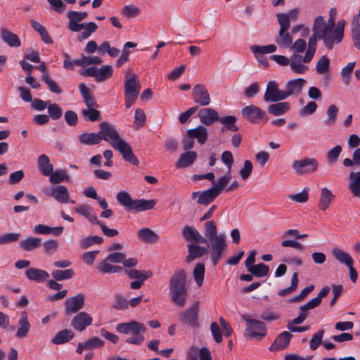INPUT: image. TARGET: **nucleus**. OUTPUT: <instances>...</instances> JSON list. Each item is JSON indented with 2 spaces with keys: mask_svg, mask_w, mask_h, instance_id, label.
I'll return each instance as SVG.
<instances>
[{
  "mask_svg": "<svg viewBox=\"0 0 360 360\" xmlns=\"http://www.w3.org/2000/svg\"><path fill=\"white\" fill-rule=\"evenodd\" d=\"M205 268L202 263H198L193 269V276L198 287H200L204 281Z\"/></svg>",
  "mask_w": 360,
  "mask_h": 360,
  "instance_id": "nucleus-53",
  "label": "nucleus"
},
{
  "mask_svg": "<svg viewBox=\"0 0 360 360\" xmlns=\"http://www.w3.org/2000/svg\"><path fill=\"white\" fill-rule=\"evenodd\" d=\"M231 173L230 172H228V174L221 176L217 183H215L214 181H212V184H213V187H212L214 191L215 192L219 195L222 191L225 188V187L227 186V184H229V182L231 180Z\"/></svg>",
  "mask_w": 360,
  "mask_h": 360,
  "instance_id": "nucleus-54",
  "label": "nucleus"
},
{
  "mask_svg": "<svg viewBox=\"0 0 360 360\" xmlns=\"http://www.w3.org/2000/svg\"><path fill=\"white\" fill-rule=\"evenodd\" d=\"M25 276L28 280L39 283L45 282L50 277L46 271L34 267L28 268L25 271Z\"/></svg>",
  "mask_w": 360,
  "mask_h": 360,
  "instance_id": "nucleus-23",
  "label": "nucleus"
},
{
  "mask_svg": "<svg viewBox=\"0 0 360 360\" xmlns=\"http://www.w3.org/2000/svg\"><path fill=\"white\" fill-rule=\"evenodd\" d=\"M312 60L311 58H309V59H305V55L302 56L298 54H293L290 58V67L291 70L297 74H304L305 73L309 68L308 66L304 65L303 63H308L311 62Z\"/></svg>",
  "mask_w": 360,
  "mask_h": 360,
  "instance_id": "nucleus-18",
  "label": "nucleus"
},
{
  "mask_svg": "<svg viewBox=\"0 0 360 360\" xmlns=\"http://www.w3.org/2000/svg\"><path fill=\"white\" fill-rule=\"evenodd\" d=\"M37 167L40 172L45 176L50 175L53 171V166L46 155H40L37 160Z\"/></svg>",
  "mask_w": 360,
  "mask_h": 360,
  "instance_id": "nucleus-30",
  "label": "nucleus"
},
{
  "mask_svg": "<svg viewBox=\"0 0 360 360\" xmlns=\"http://www.w3.org/2000/svg\"><path fill=\"white\" fill-rule=\"evenodd\" d=\"M217 229L214 222L207 221L205 223V238L207 240L218 236Z\"/></svg>",
  "mask_w": 360,
  "mask_h": 360,
  "instance_id": "nucleus-59",
  "label": "nucleus"
},
{
  "mask_svg": "<svg viewBox=\"0 0 360 360\" xmlns=\"http://www.w3.org/2000/svg\"><path fill=\"white\" fill-rule=\"evenodd\" d=\"M48 176H49V181L52 184H58L65 181L69 180V176L66 170L64 169H58L55 172L53 171Z\"/></svg>",
  "mask_w": 360,
  "mask_h": 360,
  "instance_id": "nucleus-48",
  "label": "nucleus"
},
{
  "mask_svg": "<svg viewBox=\"0 0 360 360\" xmlns=\"http://www.w3.org/2000/svg\"><path fill=\"white\" fill-rule=\"evenodd\" d=\"M75 210L78 214L87 219L91 224H99V220L98 219L97 216L91 212V208L87 205H78Z\"/></svg>",
  "mask_w": 360,
  "mask_h": 360,
  "instance_id": "nucleus-40",
  "label": "nucleus"
},
{
  "mask_svg": "<svg viewBox=\"0 0 360 360\" xmlns=\"http://www.w3.org/2000/svg\"><path fill=\"white\" fill-rule=\"evenodd\" d=\"M197 158V153L194 151H186L181 154L176 163L178 168H185L191 165Z\"/></svg>",
  "mask_w": 360,
  "mask_h": 360,
  "instance_id": "nucleus-33",
  "label": "nucleus"
},
{
  "mask_svg": "<svg viewBox=\"0 0 360 360\" xmlns=\"http://www.w3.org/2000/svg\"><path fill=\"white\" fill-rule=\"evenodd\" d=\"M188 360H212L208 348L192 347L188 352Z\"/></svg>",
  "mask_w": 360,
  "mask_h": 360,
  "instance_id": "nucleus-28",
  "label": "nucleus"
},
{
  "mask_svg": "<svg viewBox=\"0 0 360 360\" xmlns=\"http://www.w3.org/2000/svg\"><path fill=\"white\" fill-rule=\"evenodd\" d=\"M140 89L141 84L136 75L129 68L125 72L124 96L138 98Z\"/></svg>",
  "mask_w": 360,
  "mask_h": 360,
  "instance_id": "nucleus-9",
  "label": "nucleus"
},
{
  "mask_svg": "<svg viewBox=\"0 0 360 360\" xmlns=\"http://www.w3.org/2000/svg\"><path fill=\"white\" fill-rule=\"evenodd\" d=\"M198 117L200 122L206 126H210L214 122L219 121L220 119L217 111L210 108L200 109L198 112Z\"/></svg>",
  "mask_w": 360,
  "mask_h": 360,
  "instance_id": "nucleus-22",
  "label": "nucleus"
},
{
  "mask_svg": "<svg viewBox=\"0 0 360 360\" xmlns=\"http://www.w3.org/2000/svg\"><path fill=\"white\" fill-rule=\"evenodd\" d=\"M79 89L87 108H98V104L91 94L90 89L84 84H80L79 85Z\"/></svg>",
  "mask_w": 360,
  "mask_h": 360,
  "instance_id": "nucleus-35",
  "label": "nucleus"
},
{
  "mask_svg": "<svg viewBox=\"0 0 360 360\" xmlns=\"http://www.w3.org/2000/svg\"><path fill=\"white\" fill-rule=\"evenodd\" d=\"M332 254L340 263L345 265L346 266L354 264V259L350 255L338 248H333Z\"/></svg>",
  "mask_w": 360,
  "mask_h": 360,
  "instance_id": "nucleus-37",
  "label": "nucleus"
},
{
  "mask_svg": "<svg viewBox=\"0 0 360 360\" xmlns=\"http://www.w3.org/2000/svg\"><path fill=\"white\" fill-rule=\"evenodd\" d=\"M169 292L172 302L179 307H183L186 302L188 288L186 285V273L184 269L175 271L169 279Z\"/></svg>",
  "mask_w": 360,
  "mask_h": 360,
  "instance_id": "nucleus-4",
  "label": "nucleus"
},
{
  "mask_svg": "<svg viewBox=\"0 0 360 360\" xmlns=\"http://www.w3.org/2000/svg\"><path fill=\"white\" fill-rule=\"evenodd\" d=\"M341 153H342V147L340 145L336 146L333 147V148L330 149L327 152V155H326L328 162L330 164H334V163L337 162Z\"/></svg>",
  "mask_w": 360,
  "mask_h": 360,
  "instance_id": "nucleus-63",
  "label": "nucleus"
},
{
  "mask_svg": "<svg viewBox=\"0 0 360 360\" xmlns=\"http://www.w3.org/2000/svg\"><path fill=\"white\" fill-rule=\"evenodd\" d=\"M334 198L335 195L328 188L326 187L322 188L319 203V209L323 211L327 210Z\"/></svg>",
  "mask_w": 360,
  "mask_h": 360,
  "instance_id": "nucleus-32",
  "label": "nucleus"
},
{
  "mask_svg": "<svg viewBox=\"0 0 360 360\" xmlns=\"http://www.w3.org/2000/svg\"><path fill=\"white\" fill-rule=\"evenodd\" d=\"M1 38L4 42L7 44L11 47H20L21 42L16 34L13 33L5 27L0 29Z\"/></svg>",
  "mask_w": 360,
  "mask_h": 360,
  "instance_id": "nucleus-26",
  "label": "nucleus"
},
{
  "mask_svg": "<svg viewBox=\"0 0 360 360\" xmlns=\"http://www.w3.org/2000/svg\"><path fill=\"white\" fill-rule=\"evenodd\" d=\"M42 80L46 84L50 91L56 94H60L63 92L60 86L50 77L49 75H42Z\"/></svg>",
  "mask_w": 360,
  "mask_h": 360,
  "instance_id": "nucleus-60",
  "label": "nucleus"
},
{
  "mask_svg": "<svg viewBox=\"0 0 360 360\" xmlns=\"http://www.w3.org/2000/svg\"><path fill=\"white\" fill-rule=\"evenodd\" d=\"M306 84L307 81L302 78L288 81L285 84V98H288L291 96H297L301 93Z\"/></svg>",
  "mask_w": 360,
  "mask_h": 360,
  "instance_id": "nucleus-20",
  "label": "nucleus"
},
{
  "mask_svg": "<svg viewBox=\"0 0 360 360\" xmlns=\"http://www.w3.org/2000/svg\"><path fill=\"white\" fill-rule=\"evenodd\" d=\"M85 303V297L83 294L79 293L70 297L65 301V309L66 314H75L82 309Z\"/></svg>",
  "mask_w": 360,
  "mask_h": 360,
  "instance_id": "nucleus-17",
  "label": "nucleus"
},
{
  "mask_svg": "<svg viewBox=\"0 0 360 360\" xmlns=\"http://www.w3.org/2000/svg\"><path fill=\"white\" fill-rule=\"evenodd\" d=\"M339 109L335 105H330L326 110L327 118L324 123L327 126H333L335 124L338 119Z\"/></svg>",
  "mask_w": 360,
  "mask_h": 360,
  "instance_id": "nucleus-49",
  "label": "nucleus"
},
{
  "mask_svg": "<svg viewBox=\"0 0 360 360\" xmlns=\"http://www.w3.org/2000/svg\"><path fill=\"white\" fill-rule=\"evenodd\" d=\"M299 15V10L293 8L290 10L287 13H280L276 14V18L278 23H281V20L288 21L289 27H290V20L297 21Z\"/></svg>",
  "mask_w": 360,
  "mask_h": 360,
  "instance_id": "nucleus-51",
  "label": "nucleus"
},
{
  "mask_svg": "<svg viewBox=\"0 0 360 360\" xmlns=\"http://www.w3.org/2000/svg\"><path fill=\"white\" fill-rule=\"evenodd\" d=\"M264 99L266 102L271 103L283 101L286 99L285 90L279 89V84L277 82L274 80L269 81L266 85Z\"/></svg>",
  "mask_w": 360,
  "mask_h": 360,
  "instance_id": "nucleus-10",
  "label": "nucleus"
},
{
  "mask_svg": "<svg viewBox=\"0 0 360 360\" xmlns=\"http://www.w3.org/2000/svg\"><path fill=\"white\" fill-rule=\"evenodd\" d=\"M112 67L111 65H104L101 68L90 67L81 72L83 76L94 77L97 82H103L110 78L112 75Z\"/></svg>",
  "mask_w": 360,
  "mask_h": 360,
  "instance_id": "nucleus-11",
  "label": "nucleus"
},
{
  "mask_svg": "<svg viewBox=\"0 0 360 360\" xmlns=\"http://www.w3.org/2000/svg\"><path fill=\"white\" fill-rule=\"evenodd\" d=\"M221 123L224 124V126L222 127L221 131H224L226 129L233 132H236L238 130V127L236 126V118L232 115H228L221 117L219 119Z\"/></svg>",
  "mask_w": 360,
  "mask_h": 360,
  "instance_id": "nucleus-46",
  "label": "nucleus"
},
{
  "mask_svg": "<svg viewBox=\"0 0 360 360\" xmlns=\"http://www.w3.org/2000/svg\"><path fill=\"white\" fill-rule=\"evenodd\" d=\"M348 189L354 197L360 198V172H351L348 176Z\"/></svg>",
  "mask_w": 360,
  "mask_h": 360,
  "instance_id": "nucleus-25",
  "label": "nucleus"
},
{
  "mask_svg": "<svg viewBox=\"0 0 360 360\" xmlns=\"http://www.w3.org/2000/svg\"><path fill=\"white\" fill-rule=\"evenodd\" d=\"M79 141L85 145H96L101 141V136L98 132L95 133H84L78 137Z\"/></svg>",
  "mask_w": 360,
  "mask_h": 360,
  "instance_id": "nucleus-41",
  "label": "nucleus"
},
{
  "mask_svg": "<svg viewBox=\"0 0 360 360\" xmlns=\"http://www.w3.org/2000/svg\"><path fill=\"white\" fill-rule=\"evenodd\" d=\"M63 68L68 70H74L75 66L83 67L82 57L78 59L72 60L71 56L68 53H63Z\"/></svg>",
  "mask_w": 360,
  "mask_h": 360,
  "instance_id": "nucleus-52",
  "label": "nucleus"
},
{
  "mask_svg": "<svg viewBox=\"0 0 360 360\" xmlns=\"http://www.w3.org/2000/svg\"><path fill=\"white\" fill-rule=\"evenodd\" d=\"M92 317L86 312L82 311L75 315L71 321V326L78 331H84L92 323Z\"/></svg>",
  "mask_w": 360,
  "mask_h": 360,
  "instance_id": "nucleus-19",
  "label": "nucleus"
},
{
  "mask_svg": "<svg viewBox=\"0 0 360 360\" xmlns=\"http://www.w3.org/2000/svg\"><path fill=\"white\" fill-rule=\"evenodd\" d=\"M321 21V18H315L312 30L318 36L319 39L323 41L325 46L328 50H332L335 45L340 44L342 41L346 22L342 19L338 22L335 28H322L318 24Z\"/></svg>",
  "mask_w": 360,
  "mask_h": 360,
  "instance_id": "nucleus-2",
  "label": "nucleus"
},
{
  "mask_svg": "<svg viewBox=\"0 0 360 360\" xmlns=\"http://www.w3.org/2000/svg\"><path fill=\"white\" fill-rule=\"evenodd\" d=\"M74 337V333L68 329L60 330L56 333L52 339V342L56 345H61L65 343Z\"/></svg>",
  "mask_w": 360,
  "mask_h": 360,
  "instance_id": "nucleus-42",
  "label": "nucleus"
},
{
  "mask_svg": "<svg viewBox=\"0 0 360 360\" xmlns=\"http://www.w3.org/2000/svg\"><path fill=\"white\" fill-rule=\"evenodd\" d=\"M330 60L326 56H323L317 61L316 70L320 75H324L329 71Z\"/></svg>",
  "mask_w": 360,
  "mask_h": 360,
  "instance_id": "nucleus-58",
  "label": "nucleus"
},
{
  "mask_svg": "<svg viewBox=\"0 0 360 360\" xmlns=\"http://www.w3.org/2000/svg\"><path fill=\"white\" fill-rule=\"evenodd\" d=\"M247 328L244 336L247 339H262L266 335V328L264 322L245 315L242 316Z\"/></svg>",
  "mask_w": 360,
  "mask_h": 360,
  "instance_id": "nucleus-6",
  "label": "nucleus"
},
{
  "mask_svg": "<svg viewBox=\"0 0 360 360\" xmlns=\"http://www.w3.org/2000/svg\"><path fill=\"white\" fill-rule=\"evenodd\" d=\"M292 168L297 175L310 174L316 172L319 168V162L314 158H304L294 160Z\"/></svg>",
  "mask_w": 360,
  "mask_h": 360,
  "instance_id": "nucleus-8",
  "label": "nucleus"
},
{
  "mask_svg": "<svg viewBox=\"0 0 360 360\" xmlns=\"http://www.w3.org/2000/svg\"><path fill=\"white\" fill-rule=\"evenodd\" d=\"M324 330L321 329L317 333L313 335L309 342V347L311 350H316L319 347L320 345L323 344L322 339L324 335Z\"/></svg>",
  "mask_w": 360,
  "mask_h": 360,
  "instance_id": "nucleus-62",
  "label": "nucleus"
},
{
  "mask_svg": "<svg viewBox=\"0 0 360 360\" xmlns=\"http://www.w3.org/2000/svg\"><path fill=\"white\" fill-rule=\"evenodd\" d=\"M97 108H91L82 110V115L88 120L95 122L101 120V112Z\"/></svg>",
  "mask_w": 360,
  "mask_h": 360,
  "instance_id": "nucleus-61",
  "label": "nucleus"
},
{
  "mask_svg": "<svg viewBox=\"0 0 360 360\" xmlns=\"http://www.w3.org/2000/svg\"><path fill=\"white\" fill-rule=\"evenodd\" d=\"M219 195L215 191L211 188L206 191H202L199 195L198 203L200 205H207L211 203Z\"/></svg>",
  "mask_w": 360,
  "mask_h": 360,
  "instance_id": "nucleus-43",
  "label": "nucleus"
},
{
  "mask_svg": "<svg viewBox=\"0 0 360 360\" xmlns=\"http://www.w3.org/2000/svg\"><path fill=\"white\" fill-rule=\"evenodd\" d=\"M116 330L122 334L131 335L124 340V342L131 345H141L145 340L143 334L146 331V326L136 321L118 323Z\"/></svg>",
  "mask_w": 360,
  "mask_h": 360,
  "instance_id": "nucleus-5",
  "label": "nucleus"
},
{
  "mask_svg": "<svg viewBox=\"0 0 360 360\" xmlns=\"http://www.w3.org/2000/svg\"><path fill=\"white\" fill-rule=\"evenodd\" d=\"M352 34L354 46L360 49V23L356 20L352 23Z\"/></svg>",
  "mask_w": 360,
  "mask_h": 360,
  "instance_id": "nucleus-64",
  "label": "nucleus"
},
{
  "mask_svg": "<svg viewBox=\"0 0 360 360\" xmlns=\"http://www.w3.org/2000/svg\"><path fill=\"white\" fill-rule=\"evenodd\" d=\"M277 47L274 44H269L266 46L253 45L250 46V50L255 54L256 58H258V55L259 56L274 53Z\"/></svg>",
  "mask_w": 360,
  "mask_h": 360,
  "instance_id": "nucleus-47",
  "label": "nucleus"
},
{
  "mask_svg": "<svg viewBox=\"0 0 360 360\" xmlns=\"http://www.w3.org/2000/svg\"><path fill=\"white\" fill-rule=\"evenodd\" d=\"M188 255L186 258L188 263L193 261L194 259L199 258L207 252L206 248L200 247L196 245L189 244L188 245Z\"/></svg>",
  "mask_w": 360,
  "mask_h": 360,
  "instance_id": "nucleus-36",
  "label": "nucleus"
},
{
  "mask_svg": "<svg viewBox=\"0 0 360 360\" xmlns=\"http://www.w3.org/2000/svg\"><path fill=\"white\" fill-rule=\"evenodd\" d=\"M44 193L48 196L53 198L56 201L60 203L71 202L75 203V200H70V193L66 186L57 185L51 187L49 190H44Z\"/></svg>",
  "mask_w": 360,
  "mask_h": 360,
  "instance_id": "nucleus-13",
  "label": "nucleus"
},
{
  "mask_svg": "<svg viewBox=\"0 0 360 360\" xmlns=\"http://www.w3.org/2000/svg\"><path fill=\"white\" fill-rule=\"evenodd\" d=\"M317 39H319L318 36L314 33L309 38L308 46L305 53V59L314 58L316 51Z\"/></svg>",
  "mask_w": 360,
  "mask_h": 360,
  "instance_id": "nucleus-57",
  "label": "nucleus"
},
{
  "mask_svg": "<svg viewBox=\"0 0 360 360\" xmlns=\"http://www.w3.org/2000/svg\"><path fill=\"white\" fill-rule=\"evenodd\" d=\"M126 274L130 278L137 279V280H146L150 278L153 275L151 271H138L137 269H129L125 271Z\"/></svg>",
  "mask_w": 360,
  "mask_h": 360,
  "instance_id": "nucleus-55",
  "label": "nucleus"
},
{
  "mask_svg": "<svg viewBox=\"0 0 360 360\" xmlns=\"http://www.w3.org/2000/svg\"><path fill=\"white\" fill-rule=\"evenodd\" d=\"M116 199L117 202L123 207L128 210H132L134 200L127 191H120L117 193Z\"/></svg>",
  "mask_w": 360,
  "mask_h": 360,
  "instance_id": "nucleus-45",
  "label": "nucleus"
},
{
  "mask_svg": "<svg viewBox=\"0 0 360 360\" xmlns=\"http://www.w3.org/2000/svg\"><path fill=\"white\" fill-rule=\"evenodd\" d=\"M290 108L288 102H276L268 107V112L274 116H281L285 114Z\"/></svg>",
  "mask_w": 360,
  "mask_h": 360,
  "instance_id": "nucleus-34",
  "label": "nucleus"
},
{
  "mask_svg": "<svg viewBox=\"0 0 360 360\" xmlns=\"http://www.w3.org/2000/svg\"><path fill=\"white\" fill-rule=\"evenodd\" d=\"M30 329V323L27 319L26 311L21 313L20 318L18 321V328L15 333V336L18 338H25L28 334Z\"/></svg>",
  "mask_w": 360,
  "mask_h": 360,
  "instance_id": "nucleus-29",
  "label": "nucleus"
},
{
  "mask_svg": "<svg viewBox=\"0 0 360 360\" xmlns=\"http://www.w3.org/2000/svg\"><path fill=\"white\" fill-rule=\"evenodd\" d=\"M248 271L256 277H264L268 275L269 268L264 263H259L248 268Z\"/></svg>",
  "mask_w": 360,
  "mask_h": 360,
  "instance_id": "nucleus-50",
  "label": "nucleus"
},
{
  "mask_svg": "<svg viewBox=\"0 0 360 360\" xmlns=\"http://www.w3.org/2000/svg\"><path fill=\"white\" fill-rule=\"evenodd\" d=\"M87 16L88 13L86 11L78 12L70 11L67 13V18L68 19L67 27L68 30L74 32H79L84 30V31L77 36V40L79 41H82L89 38L98 29L97 25L94 22L86 23L81 22L82 20H85Z\"/></svg>",
  "mask_w": 360,
  "mask_h": 360,
  "instance_id": "nucleus-3",
  "label": "nucleus"
},
{
  "mask_svg": "<svg viewBox=\"0 0 360 360\" xmlns=\"http://www.w3.org/2000/svg\"><path fill=\"white\" fill-rule=\"evenodd\" d=\"M243 117L252 123H257L259 120L265 119L267 120L266 112L260 108L249 105L241 110Z\"/></svg>",
  "mask_w": 360,
  "mask_h": 360,
  "instance_id": "nucleus-15",
  "label": "nucleus"
},
{
  "mask_svg": "<svg viewBox=\"0 0 360 360\" xmlns=\"http://www.w3.org/2000/svg\"><path fill=\"white\" fill-rule=\"evenodd\" d=\"M98 134L101 136V140L103 139L109 142L114 149L121 153L124 160L134 165H138L139 160L134 154L131 147L120 136L118 131L112 124L105 122H101Z\"/></svg>",
  "mask_w": 360,
  "mask_h": 360,
  "instance_id": "nucleus-1",
  "label": "nucleus"
},
{
  "mask_svg": "<svg viewBox=\"0 0 360 360\" xmlns=\"http://www.w3.org/2000/svg\"><path fill=\"white\" fill-rule=\"evenodd\" d=\"M209 241L210 248L211 250L210 259L214 266L217 265L224 252L227 249V242L226 234L222 233H219L218 236L207 240Z\"/></svg>",
  "mask_w": 360,
  "mask_h": 360,
  "instance_id": "nucleus-7",
  "label": "nucleus"
},
{
  "mask_svg": "<svg viewBox=\"0 0 360 360\" xmlns=\"http://www.w3.org/2000/svg\"><path fill=\"white\" fill-rule=\"evenodd\" d=\"M198 311L199 304L198 302H195L191 307L179 313V321L183 324L188 325L192 327L198 326Z\"/></svg>",
  "mask_w": 360,
  "mask_h": 360,
  "instance_id": "nucleus-12",
  "label": "nucleus"
},
{
  "mask_svg": "<svg viewBox=\"0 0 360 360\" xmlns=\"http://www.w3.org/2000/svg\"><path fill=\"white\" fill-rule=\"evenodd\" d=\"M156 205V200L154 199L145 200L136 199L134 200V205L131 210L136 212H143L146 210H152Z\"/></svg>",
  "mask_w": 360,
  "mask_h": 360,
  "instance_id": "nucleus-38",
  "label": "nucleus"
},
{
  "mask_svg": "<svg viewBox=\"0 0 360 360\" xmlns=\"http://www.w3.org/2000/svg\"><path fill=\"white\" fill-rule=\"evenodd\" d=\"M280 29L278 31V36L275 38V42L282 48H290L292 41L293 38L288 30L290 28L288 21L284 20H281Z\"/></svg>",
  "mask_w": 360,
  "mask_h": 360,
  "instance_id": "nucleus-14",
  "label": "nucleus"
},
{
  "mask_svg": "<svg viewBox=\"0 0 360 360\" xmlns=\"http://www.w3.org/2000/svg\"><path fill=\"white\" fill-rule=\"evenodd\" d=\"M187 135L193 139H196L198 142L202 145L208 138V132L207 128L204 126L200 125L194 129H191L187 131Z\"/></svg>",
  "mask_w": 360,
  "mask_h": 360,
  "instance_id": "nucleus-27",
  "label": "nucleus"
},
{
  "mask_svg": "<svg viewBox=\"0 0 360 360\" xmlns=\"http://www.w3.org/2000/svg\"><path fill=\"white\" fill-rule=\"evenodd\" d=\"M182 234L184 238L188 241H192L195 243H207V239L193 227L184 226Z\"/></svg>",
  "mask_w": 360,
  "mask_h": 360,
  "instance_id": "nucleus-24",
  "label": "nucleus"
},
{
  "mask_svg": "<svg viewBox=\"0 0 360 360\" xmlns=\"http://www.w3.org/2000/svg\"><path fill=\"white\" fill-rule=\"evenodd\" d=\"M41 245V240L38 238L30 237L20 243V248L25 251H32Z\"/></svg>",
  "mask_w": 360,
  "mask_h": 360,
  "instance_id": "nucleus-39",
  "label": "nucleus"
},
{
  "mask_svg": "<svg viewBox=\"0 0 360 360\" xmlns=\"http://www.w3.org/2000/svg\"><path fill=\"white\" fill-rule=\"evenodd\" d=\"M110 262L106 258L104 259L98 264L97 266L98 270L103 274H108L117 273L122 269V266L112 265Z\"/></svg>",
  "mask_w": 360,
  "mask_h": 360,
  "instance_id": "nucleus-44",
  "label": "nucleus"
},
{
  "mask_svg": "<svg viewBox=\"0 0 360 360\" xmlns=\"http://www.w3.org/2000/svg\"><path fill=\"white\" fill-rule=\"evenodd\" d=\"M75 274L74 271L72 269H68L65 270H53L51 272V276L56 281H63L70 279Z\"/></svg>",
  "mask_w": 360,
  "mask_h": 360,
  "instance_id": "nucleus-56",
  "label": "nucleus"
},
{
  "mask_svg": "<svg viewBox=\"0 0 360 360\" xmlns=\"http://www.w3.org/2000/svg\"><path fill=\"white\" fill-rule=\"evenodd\" d=\"M292 335L289 331H283L275 339L274 342L269 347L270 351H281L285 349L290 344Z\"/></svg>",
  "mask_w": 360,
  "mask_h": 360,
  "instance_id": "nucleus-21",
  "label": "nucleus"
},
{
  "mask_svg": "<svg viewBox=\"0 0 360 360\" xmlns=\"http://www.w3.org/2000/svg\"><path fill=\"white\" fill-rule=\"evenodd\" d=\"M137 234L139 240L146 243H156L160 238L155 231L148 228L141 229Z\"/></svg>",
  "mask_w": 360,
  "mask_h": 360,
  "instance_id": "nucleus-31",
  "label": "nucleus"
},
{
  "mask_svg": "<svg viewBox=\"0 0 360 360\" xmlns=\"http://www.w3.org/2000/svg\"><path fill=\"white\" fill-rule=\"evenodd\" d=\"M192 96L193 101L201 106H207L211 103L208 90L203 84H198L194 86L192 90Z\"/></svg>",
  "mask_w": 360,
  "mask_h": 360,
  "instance_id": "nucleus-16",
  "label": "nucleus"
}]
</instances>
